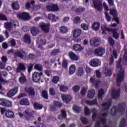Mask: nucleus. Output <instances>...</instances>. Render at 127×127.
Segmentation results:
<instances>
[{
	"label": "nucleus",
	"mask_w": 127,
	"mask_h": 127,
	"mask_svg": "<svg viewBox=\"0 0 127 127\" xmlns=\"http://www.w3.org/2000/svg\"><path fill=\"white\" fill-rule=\"evenodd\" d=\"M69 90V87L64 85H62L60 86V91L64 93L67 92Z\"/></svg>",
	"instance_id": "58836bf2"
},
{
	"label": "nucleus",
	"mask_w": 127,
	"mask_h": 127,
	"mask_svg": "<svg viewBox=\"0 0 127 127\" xmlns=\"http://www.w3.org/2000/svg\"><path fill=\"white\" fill-rule=\"evenodd\" d=\"M72 48L74 51L78 52L83 51V50L85 49L84 46H81V44H74L72 46Z\"/></svg>",
	"instance_id": "412c9836"
},
{
	"label": "nucleus",
	"mask_w": 127,
	"mask_h": 127,
	"mask_svg": "<svg viewBox=\"0 0 127 127\" xmlns=\"http://www.w3.org/2000/svg\"><path fill=\"white\" fill-rule=\"evenodd\" d=\"M46 8L48 11H58L59 10V7L55 3H50L47 5Z\"/></svg>",
	"instance_id": "1a4fd4ad"
},
{
	"label": "nucleus",
	"mask_w": 127,
	"mask_h": 127,
	"mask_svg": "<svg viewBox=\"0 0 127 127\" xmlns=\"http://www.w3.org/2000/svg\"><path fill=\"white\" fill-rule=\"evenodd\" d=\"M58 118L59 120H63V119H66L67 118V113L66 111L62 109L61 114L58 115Z\"/></svg>",
	"instance_id": "c756f323"
},
{
	"label": "nucleus",
	"mask_w": 127,
	"mask_h": 127,
	"mask_svg": "<svg viewBox=\"0 0 127 127\" xmlns=\"http://www.w3.org/2000/svg\"><path fill=\"white\" fill-rule=\"evenodd\" d=\"M25 91L27 94L30 96H35V91L34 88L31 86H29L25 88Z\"/></svg>",
	"instance_id": "4468645a"
},
{
	"label": "nucleus",
	"mask_w": 127,
	"mask_h": 127,
	"mask_svg": "<svg viewBox=\"0 0 127 127\" xmlns=\"http://www.w3.org/2000/svg\"><path fill=\"white\" fill-rule=\"evenodd\" d=\"M59 52H60V50L59 49H54L51 52L50 55L51 56H56Z\"/></svg>",
	"instance_id": "864d4df0"
},
{
	"label": "nucleus",
	"mask_w": 127,
	"mask_h": 127,
	"mask_svg": "<svg viewBox=\"0 0 127 127\" xmlns=\"http://www.w3.org/2000/svg\"><path fill=\"white\" fill-rule=\"evenodd\" d=\"M81 121L83 125H88L89 124V121L86 118L81 119Z\"/></svg>",
	"instance_id": "338daca9"
},
{
	"label": "nucleus",
	"mask_w": 127,
	"mask_h": 127,
	"mask_svg": "<svg viewBox=\"0 0 127 127\" xmlns=\"http://www.w3.org/2000/svg\"><path fill=\"white\" fill-rule=\"evenodd\" d=\"M60 31L61 33H62V34H65V33H67L68 32V28H67V27L64 26H62L60 28Z\"/></svg>",
	"instance_id": "ea45409f"
},
{
	"label": "nucleus",
	"mask_w": 127,
	"mask_h": 127,
	"mask_svg": "<svg viewBox=\"0 0 127 127\" xmlns=\"http://www.w3.org/2000/svg\"><path fill=\"white\" fill-rule=\"evenodd\" d=\"M59 81H60V78L58 76H54L52 80V82H53L54 84H57Z\"/></svg>",
	"instance_id": "09e8293b"
},
{
	"label": "nucleus",
	"mask_w": 127,
	"mask_h": 127,
	"mask_svg": "<svg viewBox=\"0 0 127 127\" xmlns=\"http://www.w3.org/2000/svg\"><path fill=\"white\" fill-rule=\"evenodd\" d=\"M39 26L45 33H48L49 30H50V23L41 22L39 23Z\"/></svg>",
	"instance_id": "f03ea898"
},
{
	"label": "nucleus",
	"mask_w": 127,
	"mask_h": 127,
	"mask_svg": "<svg viewBox=\"0 0 127 127\" xmlns=\"http://www.w3.org/2000/svg\"><path fill=\"white\" fill-rule=\"evenodd\" d=\"M106 50L103 47H99L96 49L94 51V54L96 56L101 57L105 54Z\"/></svg>",
	"instance_id": "9b49d317"
},
{
	"label": "nucleus",
	"mask_w": 127,
	"mask_h": 127,
	"mask_svg": "<svg viewBox=\"0 0 127 127\" xmlns=\"http://www.w3.org/2000/svg\"><path fill=\"white\" fill-rule=\"evenodd\" d=\"M112 105L111 102H107L104 103H102L101 104L102 107H103V111H108L109 110V109H110V107H111V105Z\"/></svg>",
	"instance_id": "cd10ccee"
},
{
	"label": "nucleus",
	"mask_w": 127,
	"mask_h": 127,
	"mask_svg": "<svg viewBox=\"0 0 127 127\" xmlns=\"http://www.w3.org/2000/svg\"><path fill=\"white\" fill-rule=\"evenodd\" d=\"M5 116L6 117V118H8V119H13L14 118H15V116H14V113L13 112L8 110L5 112Z\"/></svg>",
	"instance_id": "c85d7f7f"
},
{
	"label": "nucleus",
	"mask_w": 127,
	"mask_h": 127,
	"mask_svg": "<svg viewBox=\"0 0 127 127\" xmlns=\"http://www.w3.org/2000/svg\"><path fill=\"white\" fill-rule=\"evenodd\" d=\"M49 94L50 96H55L56 95V92H55V90L53 87H51L49 89Z\"/></svg>",
	"instance_id": "e2e57ef3"
},
{
	"label": "nucleus",
	"mask_w": 127,
	"mask_h": 127,
	"mask_svg": "<svg viewBox=\"0 0 127 127\" xmlns=\"http://www.w3.org/2000/svg\"><path fill=\"white\" fill-rule=\"evenodd\" d=\"M101 26V23L99 22H94L91 25V28H92L93 30L94 31H98L100 29V27Z\"/></svg>",
	"instance_id": "b1692460"
},
{
	"label": "nucleus",
	"mask_w": 127,
	"mask_h": 127,
	"mask_svg": "<svg viewBox=\"0 0 127 127\" xmlns=\"http://www.w3.org/2000/svg\"><path fill=\"white\" fill-rule=\"evenodd\" d=\"M26 70V66L23 63H19L17 67V73H21V71H25Z\"/></svg>",
	"instance_id": "6ab92c4d"
},
{
	"label": "nucleus",
	"mask_w": 127,
	"mask_h": 127,
	"mask_svg": "<svg viewBox=\"0 0 127 127\" xmlns=\"http://www.w3.org/2000/svg\"><path fill=\"white\" fill-rule=\"evenodd\" d=\"M35 69L38 70V71H42L43 70V67L41 64H36L34 66Z\"/></svg>",
	"instance_id": "8fccbe9b"
},
{
	"label": "nucleus",
	"mask_w": 127,
	"mask_h": 127,
	"mask_svg": "<svg viewBox=\"0 0 127 127\" xmlns=\"http://www.w3.org/2000/svg\"><path fill=\"white\" fill-rule=\"evenodd\" d=\"M90 82L91 84H93L95 85V88H99V86H100V83H101V81L99 79H96V78L91 76L90 79Z\"/></svg>",
	"instance_id": "f3484780"
},
{
	"label": "nucleus",
	"mask_w": 127,
	"mask_h": 127,
	"mask_svg": "<svg viewBox=\"0 0 127 127\" xmlns=\"http://www.w3.org/2000/svg\"><path fill=\"white\" fill-rule=\"evenodd\" d=\"M120 94H121V89H118L117 90H113L111 93L112 99H118L120 97Z\"/></svg>",
	"instance_id": "aec40b11"
},
{
	"label": "nucleus",
	"mask_w": 127,
	"mask_h": 127,
	"mask_svg": "<svg viewBox=\"0 0 127 127\" xmlns=\"http://www.w3.org/2000/svg\"><path fill=\"white\" fill-rule=\"evenodd\" d=\"M91 114V111L88 107H84V115L85 116H89Z\"/></svg>",
	"instance_id": "0e129e2a"
},
{
	"label": "nucleus",
	"mask_w": 127,
	"mask_h": 127,
	"mask_svg": "<svg viewBox=\"0 0 127 127\" xmlns=\"http://www.w3.org/2000/svg\"><path fill=\"white\" fill-rule=\"evenodd\" d=\"M111 28H109L108 26L106 25H104L103 26L101 27V29L102 30V33L105 34L106 33V31H110V29Z\"/></svg>",
	"instance_id": "603ef678"
},
{
	"label": "nucleus",
	"mask_w": 127,
	"mask_h": 127,
	"mask_svg": "<svg viewBox=\"0 0 127 127\" xmlns=\"http://www.w3.org/2000/svg\"><path fill=\"white\" fill-rule=\"evenodd\" d=\"M89 65L92 67H99L101 66V61L99 59H92L89 62Z\"/></svg>",
	"instance_id": "9d476101"
},
{
	"label": "nucleus",
	"mask_w": 127,
	"mask_h": 127,
	"mask_svg": "<svg viewBox=\"0 0 127 127\" xmlns=\"http://www.w3.org/2000/svg\"><path fill=\"white\" fill-rule=\"evenodd\" d=\"M125 80V71H123L120 72L117 75V79L116 80V83L118 87L121 86V83L123 82V80Z\"/></svg>",
	"instance_id": "0eeeda50"
},
{
	"label": "nucleus",
	"mask_w": 127,
	"mask_h": 127,
	"mask_svg": "<svg viewBox=\"0 0 127 127\" xmlns=\"http://www.w3.org/2000/svg\"><path fill=\"white\" fill-rule=\"evenodd\" d=\"M123 63L124 65H127V51H125L123 56Z\"/></svg>",
	"instance_id": "de8ad7c7"
},
{
	"label": "nucleus",
	"mask_w": 127,
	"mask_h": 127,
	"mask_svg": "<svg viewBox=\"0 0 127 127\" xmlns=\"http://www.w3.org/2000/svg\"><path fill=\"white\" fill-rule=\"evenodd\" d=\"M33 106L34 109L37 110H42V108H43V106H42V105L38 103H35Z\"/></svg>",
	"instance_id": "a19ab883"
},
{
	"label": "nucleus",
	"mask_w": 127,
	"mask_h": 127,
	"mask_svg": "<svg viewBox=\"0 0 127 127\" xmlns=\"http://www.w3.org/2000/svg\"><path fill=\"white\" fill-rule=\"evenodd\" d=\"M62 99L64 103L68 104V103H69V102L71 101V100H72V97L70 95L62 94Z\"/></svg>",
	"instance_id": "a211bd4d"
},
{
	"label": "nucleus",
	"mask_w": 127,
	"mask_h": 127,
	"mask_svg": "<svg viewBox=\"0 0 127 127\" xmlns=\"http://www.w3.org/2000/svg\"><path fill=\"white\" fill-rule=\"evenodd\" d=\"M101 38L95 37L90 40V43L91 46L98 47L101 44Z\"/></svg>",
	"instance_id": "423d86ee"
},
{
	"label": "nucleus",
	"mask_w": 127,
	"mask_h": 127,
	"mask_svg": "<svg viewBox=\"0 0 127 127\" xmlns=\"http://www.w3.org/2000/svg\"><path fill=\"white\" fill-rule=\"evenodd\" d=\"M100 121L97 122L95 124V127H101V124L102 125H106L107 124V119L104 117H99Z\"/></svg>",
	"instance_id": "dca6fc26"
},
{
	"label": "nucleus",
	"mask_w": 127,
	"mask_h": 127,
	"mask_svg": "<svg viewBox=\"0 0 127 127\" xmlns=\"http://www.w3.org/2000/svg\"><path fill=\"white\" fill-rule=\"evenodd\" d=\"M42 96L44 99L48 100L49 96H48V92L46 90H43L42 92Z\"/></svg>",
	"instance_id": "a18cd8bd"
},
{
	"label": "nucleus",
	"mask_w": 127,
	"mask_h": 127,
	"mask_svg": "<svg viewBox=\"0 0 127 127\" xmlns=\"http://www.w3.org/2000/svg\"><path fill=\"white\" fill-rule=\"evenodd\" d=\"M80 88L79 85H74L72 87V91H73L74 93H78V92L80 91Z\"/></svg>",
	"instance_id": "3c124183"
},
{
	"label": "nucleus",
	"mask_w": 127,
	"mask_h": 127,
	"mask_svg": "<svg viewBox=\"0 0 127 127\" xmlns=\"http://www.w3.org/2000/svg\"><path fill=\"white\" fill-rule=\"evenodd\" d=\"M81 33H82V30L80 29H75L73 31V37L75 38H77V37H79L81 35Z\"/></svg>",
	"instance_id": "7c9ffc66"
},
{
	"label": "nucleus",
	"mask_w": 127,
	"mask_h": 127,
	"mask_svg": "<svg viewBox=\"0 0 127 127\" xmlns=\"http://www.w3.org/2000/svg\"><path fill=\"white\" fill-rule=\"evenodd\" d=\"M21 106H29V101L27 98H23L19 102Z\"/></svg>",
	"instance_id": "2f4dec72"
},
{
	"label": "nucleus",
	"mask_w": 127,
	"mask_h": 127,
	"mask_svg": "<svg viewBox=\"0 0 127 127\" xmlns=\"http://www.w3.org/2000/svg\"><path fill=\"white\" fill-rule=\"evenodd\" d=\"M105 94V90L103 88H100L98 91V98L103 100V97Z\"/></svg>",
	"instance_id": "c9c22d12"
},
{
	"label": "nucleus",
	"mask_w": 127,
	"mask_h": 127,
	"mask_svg": "<svg viewBox=\"0 0 127 127\" xmlns=\"http://www.w3.org/2000/svg\"><path fill=\"white\" fill-rule=\"evenodd\" d=\"M54 104L56 107L61 108V107H62V103H61L59 101H54Z\"/></svg>",
	"instance_id": "774afa93"
},
{
	"label": "nucleus",
	"mask_w": 127,
	"mask_h": 127,
	"mask_svg": "<svg viewBox=\"0 0 127 127\" xmlns=\"http://www.w3.org/2000/svg\"><path fill=\"white\" fill-rule=\"evenodd\" d=\"M76 71V65L75 64H71L69 67V73L70 75H73Z\"/></svg>",
	"instance_id": "e433bc0d"
},
{
	"label": "nucleus",
	"mask_w": 127,
	"mask_h": 127,
	"mask_svg": "<svg viewBox=\"0 0 127 127\" xmlns=\"http://www.w3.org/2000/svg\"><path fill=\"white\" fill-rule=\"evenodd\" d=\"M5 27L6 29H9L10 30L12 27V23L11 22H6L4 23Z\"/></svg>",
	"instance_id": "5fc2aeb1"
},
{
	"label": "nucleus",
	"mask_w": 127,
	"mask_h": 127,
	"mask_svg": "<svg viewBox=\"0 0 127 127\" xmlns=\"http://www.w3.org/2000/svg\"><path fill=\"white\" fill-rule=\"evenodd\" d=\"M72 110L74 113H76V114H80L82 108L77 105H74L72 107Z\"/></svg>",
	"instance_id": "4c0bfd02"
},
{
	"label": "nucleus",
	"mask_w": 127,
	"mask_h": 127,
	"mask_svg": "<svg viewBox=\"0 0 127 127\" xmlns=\"http://www.w3.org/2000/svg\"><path fill=\"white\" fill-rule=\"evenodd\" d=\"M17 17L22 20H29L31 18L30 15L26 12L19 13L17 14Z\"/></svg>",
	"instance_id": "39448f33"
},
{
	"label": "nucleus",
	"mask_w": 127,
	"mask_h": 127,
	"mask_svg": "<svg viewBox=\"0 0 127 127\" xmlns=\"http://www.w3.org/2000/svg\"><path fill=\"white\" fill-rule=\"evenodd\" d=\"M62 67L64 69H68V62L67 60H64L62 62Z\"/></svg>",
	"instance_id": "6e6d98bb"
},
{
	"label": "nucleus",
	"mask_w": 127,
	"mask_h": 127,
	"mask_svg": "<svg viewBox=\"0 0 127 127\" xmlns=\"http://www.w3.org/2000/svg\"><path fill=\"white\" fill-rule=\"evenodd\" d=\"M12 8L15 10L19 9V4L18 2H14L12 3Z\"/></svg>",
	"instance_id": "c03bdc74"
},
{
	"label": "nucleus",
	"mask_w": 127,
	"mask_h": 127,
	"mask_svg": "<svg viewBox=\"0 0 127 127\" xmlns=\"http://www.w3.org/2000/svg\"><path fill=\"white\" fill-rule=\"evenodd\" d=\"M8 75V73H7L6 71H0V82L6 83V80H4V79L2 78V76H3L4 78H6Z\"/></svg>",
	"instance_id": "2eb2a0df"
},
{
	"label": "nucleus",
	"mask_w": 127,
	"mask_h": 127,
	"mask_svg": "<svg viewBox=\"0 0 127 127\" xmlns=\"http://www.w3.org/2000/svg\"><path fill=\"white\" fill-rule=\"evenodd\" d=\"M94 7L98 11H102L103 10V4L102 1L100 0H92Z\"/></svg>",
	"instance_id": "7ed1b4c3"
},
{
	"label": "nucleus",
	"mask_w": 127,
	"mask_h": 127,
	"mask_svg": "<svg viewBox=\"0 0 127 127\" xmlns=\"http://www.w3.org/2000/svg\"><path fill=\"white\" fill-rule=\"evenodd\" d=\"M73 21L75 24H78V23H80V22L81 21V18L77 16L73 19Z\"/></svg>",
	"instance_id": "13d9d810"
},
{
	"label": "nucleus",
	"mask_w": 127,
	"mask_h": 127,
	"mask_svg": "<svg viewBox=\"0 0 127 127\" xmlns=\"http://www.w3.org/2000/svg\"><path fill=\"white\" fill-rule=\"evenodd\" d=\"M24 42L25 43H27L28 44H30L31 43V38L30 37V35L27 33L24 35Z\"/></svg>",
	"instance_id": "a878e982"
},
{
	"label": "nucleus",
	"mask_w": 127,
	"mask_h": 127,
	"mask_svg": "<svg viewBox=\"0 0 127 127\" xmlns=\"http://www.w3.org/2000/svg\"><path fill=\"white\" fill-rule=\"evenodd\" d=\"M110 31L113 33V37L115 38V39H119L120 35L118 33V29L116 28L110 29Z\"/></svg>",
	"instance_id": "5701e85b"
},
{
	"label": "nucleus",
	"mask_w": 127,
	"mask_h": 127,
	"mask_svg": "<svg viewBox=\"0 0 127 127\" xmlns=\"http://www.w3.org/2000/svg\"><path fill=\"white\" fill-rule=\"evenodd\" d=\"M117 11L116 9H111L110 10V14L112 15L113 17H117L118 14L117 13Z\"/></svg>",
	"instance_id": "79ce46f5"
},
{
	"label": "nucleus",
	"mask_w": 127,
	"mask_h": 127,
	"mask_svg": "<svg viewBox=\"0 0 127 127\" xmlns=\"http://www.w3.org/2000/svg\"><path fill=\"white\" fill-rule=\"evenodd\" d=\"M85 103L87 105H89V106H95L96 105H98V101H97L96 98L94 99L92 101L86 100Z\"/></svg>",
	"instance_id": "473e14b6"
},
{
	"label": "nucleus",
	"mask_w": 127,
	"mask_h": 127,
	"mask_svg": "<svg viewBox=\"0 0 127 127\" xmlns=\"http://www.w3.org/2000/svg\"><path fill=\"white\" fill-rule=\"evenodd\" d=\"M68 57L71 61H77L79 60V57L72 51H69L68 52Z\"/></svg>",
	"instance_id": "ddd939ff"
},
{
	"label": "nucleus",
	"mask_w": 127,
	"mask_h": 127,
	"mask_svg": "<svg viewBox=\"0 0 127 127\" xmlns=\"http://www.w3.org/2000/svg\"><path fill=\"white\" fill-rule=\"evenodd\" d=\"M112 70L108 67H106L104 70V75L106 77H111L112 76Z\"/></svg>",
	"instance_id": "f704fd0d"
},
{
	"label": "nucleus",
	"mask_w": 127,
	"mask_h": 127,
	"mask_svg": "<svg viewBox=\"0 0 127 127\" xmlns=\"http://www.w3.org/2000/svg\"><path fill=\"white\" fill-rule=\"evenodd\" d=\"M96 94V91L95 89H92L88 91V93L87 94V97L88 99H93L94 97H95V94Z\"/></svg>",
	"instance_id": "72a5a7b5"
},
{
	"label": "nucleus",
	"mask_w": 127,
	"mask_h": 127,
	"mask_svg": "<svg viewBox=\"0 0 127 127\" xmlns=\"http://www.w3.org/2000/svg\"><path fill=\"white\" fill-rule=\"evenodd\" d=\"M0 105L3 106V107H6V108H10L12 107V103L9 100H7L6 99H0Z\"/></svg>",
	"instance_id": "6e6552de"
},
{
	"label": "nucleus",
	"mask_w": 127,
	"mask_h": 127,
	"mask_svg": "<svg viewBox=\"0 0 127 127\" xmlns=\"http://www.w3.org/2000/svg\"><path fill=\"white\" fill-rule=\"evenodd\" d=\"M85 8L83 7H79L75 8V6H72L71 7V10H73L75 12V13H80L81 12H83V11H85Z\"/></svg>",
	"instance_id": "393cba45"
},
{
	"label": "nucleus",
	"mask_w": 127,
	"mask_h": 127,
	"mask_svg": "<svg viewBox=\"0 0 127 127\" xmlns=\"http://www.w3.org/2000/svg\"><path fill=\"white\" fill-rule=\"evenodd\" d=\"M126 122L127 121H126V119L123 118L120 122L119 127H125L126 126Z\"/></svg>",
	"instance_id": "052dcab7"
},
{
	"label": "nucleus",
	"mask_w": 127,
	"mask_h": 127,
	"mask_svg": "<svg viewBox=\"0 0 127 127\" xmlns=\"http://www.w3.org/2000/svg\"><path fill=\"white\" fill-rule=\"evenodd\" d=\"M18 92V87L16 86L14 88L11 89L7 93V96L8 98H12Z\"/></svg>",
	"instance_id": "f8f14e48"
},
{
	"label": "nucleus",
	"mask_w": 127,
	"mask_h": 127,
	"mask_svg": "<svg viewBox=\"0 0 127 127\" xmlns=\"http://www.w3.org/2000/svg\"><path fill=\"white\" fill-rule=\"evenodd\" d=\"M126 106H127V104L123 102L118 104L117 106H113L111 110V115L114 116H116L118 113H123L125 112Z\"/></svg>",
	"instance_id": "f257e3e1"
},
{
	"label": "nucleus",
	"mask_w": 127,
	"mask_h": 127,
	"mask_svg": "<svg viewBox=\"0 0 127 127\" xmlns=\"http://www.w3.org/2000/svg\"><path fill=\"white\" fill-rule=\"evenodd\" d=\"M81 28L83 30H88V29H89V26L88 25V24H87L85 23H82L81 24Z\"/></svg>",
	"instance_id": "bf43d9fd"
},
{
	"label": "nucleus",
	"mask_w": 127,
	"mask_h": 127,
	"mask_svg": "<svg viewBox=\"0 0 127 127\" xmlns=\"http://www.w3.org/2000/svg\"><path fill=\"white\" fill-rule=\"evenodd\" d=\"M0 20H3L4 21H7V17L4 14L0 13Z\"/></svg>",
	"instance_id": "680f3d73"
},
{
	"label": "nucleus",
	"mask_w": 127,
	"mask_h": 127,
	"mask_svg": "<svg viewBox=\"0 0 127 127\" xmlns=\"http://www.w3.org/2000/svg\"><path fill=\"white\" fill-rule=\"evenodd\" d=\"M78 76H81L84 75V68L82 67H79L77 71Z\"/></svg>",
	"instance_id": "37998d69"
},
{
	"label": "nucleus",
	"mask_w": 127,
	"mask_h": 127,
	"mask_svg": "<svg viewBox=\"0 0 127 127\" xmlns=\"http://www.w3.org/2000/svg\"><path fill=\"white\" fill-rule=\"evenodd\" d=\"M41 76H43V73L42 72H36L33 73L32 78L33 82H35V83H38V82L40 81V79H41Z\"/></svg>",
	"instance_id": "20e7f679"
},
{
	"label": "nucleus",
	"mask_w": 127,
	"mask_h": 127,
	"mask_svg": "<svg viewBox=\"0 0 127 127\" xmlns=\"http://www.w3.org/2000/svg\"><path fill=\"white\" fill-rule=\"evenodd\" d=\"M40 31L39 29L37 28L36 27H33L31 29V33L33 36H36L37 34H39Z\"/></svg>",
	"instance_id": "bb28decb"
},
{
	"label": "nucleus",
	"mask_w": 127,
	"mask_h": 127,
	"mask_svg": "<svg viewBox=\"0 0 127 127\" xmlns=\"http://www.w3.org/2000/svg\"><path fill=\"white\" fill-rule=\"evenodd\" d=\"M48 18L49 20L56 21V16L53 14H49L48 15Z\"/></svg>",
	"instance_id": "49530a36"
},
{
	"label": "nucleus",
	"mask_w": 127,
	"mask_h": 127,
	"mask_svg": "<svg viewBox=\"0 0 127 127\" xmlns=\"http://www.w3.org/2000/svg\"><path fill=\"white\" fill-rule=\"evenodd\" d=\"M14 56H17L21 59H23L24 56L22 55V53L20 52V51H18L14 53Z\"/></svg>",
	"instance_id": "4d7b16f0"
},
{
	"label": "nucleus",
	"mask_w": 127,
	"mask_h": 127,
	"mask_svg": "<svg viewBox=\"0 0 127 127\" xmlns=\"http://www.w3.org/2000/svg\"><path fill=\"white\" fill-rule=\"evenodd\" d=\"M21 77H19L18 81L20 84H24V83H26L27 81V79H26V77L24 75V74L22 72L20 73Z\"/></svg>",
	"instance_id": "4be33fe9"
},
{
	"label": "nucleus",
	"mask_w": 127,
	"mask_h": 127,
	"mask_svg": "<svg viewBox=\"0 0 127 127\" xmlns=\"http://www.w3.org/2000/svg\"><path fill=\"white\" fill-rule=\"evenodd\" d=\"M86 93H87V88L82 87L80 91V94L81 96H85Z\"/></svg>",
	"instance_id": "69168bd1"
}]
</instances>
